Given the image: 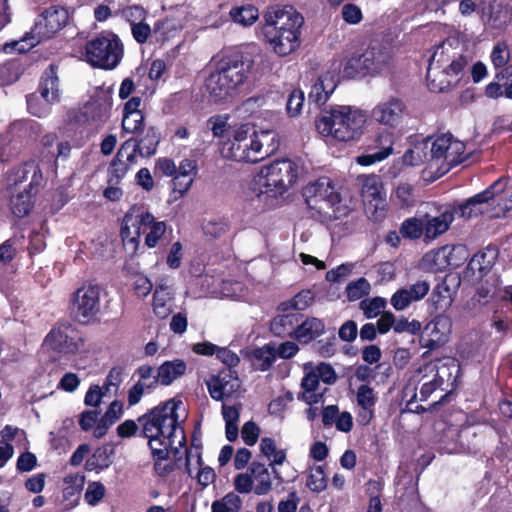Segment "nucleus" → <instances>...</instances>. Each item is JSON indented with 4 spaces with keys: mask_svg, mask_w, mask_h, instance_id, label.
<instances>
[{
    "mask_svg": "<svg viewBox=\"0 0 512 512\" xmlns=\"http://www.w3.org/2000/svg\"><path fill=\"white\" fill-rule=\"evenodd\" d=\"M181 400L170 399L156 406L138 419L142 426V434L148 439V445L153 457L157 460L155 472L162 476L172 471V465L162 463L169 455L170 449H177L185 441L184 430L181 427Z\"/></svg>",
    "mask_w": 512,
    "mask_h": 512,
    "instance_id": "1",
    "label": "nucleus"
},
{
    "mask_svg": "<svg viewBox=\"0 0 512 512\" xmlns=\"http://www.w3.org/2000/svg\"><path fill=\"white\" fill-rule=\"evenodd\" d=\"M303 24V16L292 6L276 7L265 13L262 34L271 50L285 57L300 47Z\"/></svg>",
    "mask_w": 512,
    "mask_h": 512,
    "instance_id": "2",
    "label": "nucleus"
},
{
    "mask_svg": "<svg viewBox=\"0 0 512 512\" xmlns=\"http://www.w3.org/2000/svg\"><path fill=\"white\" fill-rule=\"evenodd\" d=\"M279 147L277 134L273 130L257 131L249 124H242L223 143V157L243 162L256 163L273 154Z\"/></svg>",
    "mask_w": 512,
    "mask_h": 512,
    "instance_id": "3",
    "label": "nucleus"
},
{
    "mask_svg": "<svg viewBox=\"0 0 512 512\" xmlns=\"http://www.w3.org/2000/svg\"><path fill=\"white\" fill-rule=\"evenodd\" d=\"M255 60L249 55L234 54L223 57L215 71L205 80V93L210 102L220 103L235 95L249 73L253 71Z\"/></svg>",
    "mask_w": 512,
    "mask_h": 512,
    "instance_id": "4",
    "label": "nucleus"
},
{
    "mask_svg": "<svg viewBox=\"0 0 512 512\" xmlns=\"http://www.w3.org/2000/svg\"><path fill=\"white\" fill-rule=\"evenodd\" d=\"M368 122L366 111L349 105H340L324 112L316 120V128L324 137L339 142L358 141Z\"/></svg>",
    "mask_w": 512,
    "mask_h": 512,
    "instance_id": "5",
    "label": "nucleus"
},
{
    "mask_svg": "<svg viewBox=\"0 0 512 512\" xmlns=\"http://www.w3.org/2000/svg\"><path fill=\"white\" fill-rule=\"evenodd\" d=\"M298 165L290 159H281L263 166L253 177L250 190L255 197L268 206L296 181Z\"/></svg>",
    "mask_w": 512,
    "mask_h": 512,
    "instance_id": "6",
    "label": "nucleus"
},
{
    "mask_svg": "<svg viewBox=\"0 0 512 512\" xmlns=\"http://www.w3.org/2000/svg\"><path fill=\"white\" fill-rule=\"evenodd\" d=\"M428 148V141L417 143L404 155V161L411 165H418L428 160L431 166H436L440 175L447 173L453 166L461 163L464 159L465 144L454 138L452 134L446 133L437 136L431 146L430 155L422 153Z\"/></svg>",
    "mask_w": 512,
    "mask_h": 512,
    "instance_id": "7",
    "label": "nucleus"
},
{
    "mask_svg": "<svg viewBox=\"0 0 512 512\" xmlns=\"http://www.w3.org/2000/svg\"><path fill=\"white\" fill-rule=\"evenodd\" d=\"M70 18L69 10L61 5H51L37 16L30 31L17 40L4 45V51L24 53L37 44L49 40L61 31Z\"/></svg>",
    "mask_w": 512,
    "mask_h": 512,
    "instance_id": "8",
    "label": "nucleus"
},
{
    "mask_svg": "<svg viewBox=\"0 0 512 512\" xmlns=\"http://www.w3.org/2000/svg\"><path fill=\"white\" fill-rule=\"evenodd\" d=\"M469 58L463 54L462 45L456 39L443 41L434 50L428 70L427 81L431 91H442L443 82L436 83L437 71L449 76H458L468 65Z\"/></svg>",
    "mask_w": 512,
    "mask_h": 512,
    "instance_id": "9",
    "label": "nucleus"
},
{
    "mask_svg": "<svg viewBox=\"0 0 512 512\" xmlns=\"http://www.w3.org/2000/svg\"><path fill=\"white\" fill-rule=\"evenodd\" d=\"M147 232L145 244L149 248L155 247L166 231L164 221H155L154 216L138 206H132L123 218L121 237L123 242L136 248L140 235Z\"/></svg>",
    "mask_w": 512,
    "mask_h": 512,
    "instance_id": "10",
    "label": "nucleus"
},
{
    "mask_svg": "<svg viewBox=\"0 0 512 512\" xmlns=\"http://www.w3.org/2000/svg\"><path fill=\"white\" fill-rule=\"evenodd\" d=\"M392 54L388 47L379 42H371L360 54L345 58L340 67L344 77L357 75L375 76L388 72Z\"/></svg>",
    "mask_w": 512,
    "mask_h": 512,
    "instance_id": "11",
    "label": "nucleus"
},
{
    "mask_svg": "<svg viewBox=\"0 0 512 512\" xmlns=\"http://www.w3.org/2000/svg\"><path fill=\"white\" fill-rule=\"evenodd\" d=\"M303 196L311 210H315L325 219H337L344 215L345 208L340 205V196L329 178H320L307 185Z\"/></svg>",
    "mask_w": 512,
    "mask_h": 512,
    "instance_id": "12",
    "label": "nucleus"
},
{
    "mask_svg": "<svg viewBox=\"0 0 512 512\" xmlns=\"http://www.w3.org/2000/svg\"><path fill=\"white\" fill-rule=\"evenodd\" d=\"M85 57L91 65L111 70L123 57V45L117 35L102 34L86 44Z\"/></svg>",
    "mask_w": 512,
    "mask_h": 512,
    "instance_id": "13",
    "label": "nucleus"
},
{
    "mask_svg": "<svg viewBox=\"0 0 512 512\" xmlns=\"http://www.w3.org/2000/svg\"><path fill=\"white\" fill-rule=\"evenodd\" d=\"M101 287L96 284H84L79 287L70 300L74 317L82 323L94 320L101 311Z\"/></svg>",
    "mask_w": 512,
    "mask_h": 512,
    "instance_id": "14",
    "label": "nucleus"
},
{
    "mask_svg": "<svg viewBox=\"0 0 512 512\" xmlns=\"http://www.w3.org/2000/svg\"><path fill=\"white\" fill-rule=\"evenodd\" d=\"M503 189H505V183L499 179L483 192L478 193L465 202L458 204L450 211L453 212V216L457 214L466 219L476 217L480 214H487L489 216L491 201L494 202L496 195Z\"/></svg>",
    "mask_w": 512,
    "mask_h": 512,
    "instance_id": "15",
    "label": "nucleus"
},
{
    "mask_svg": "<svg viewBox=\"0 0 512 512\" xmlns=\"http://www.w3.org/2000/svg\"><path fill=\"white\" fill-rule=\"evenodd\" d=\"M39 132V124L34 121L13 122L4 132L0 133V161H7L25 139L34 138Z\"/></svg>",
    "mask_w": 512,
    "mask_h": 512,
    "instance_id": "16",
    "label": "nucleus"
},
{
    "mask_svg": "<svg viewBox=\"0 0 512 512\" xmlns=\"http://www.w3.org/2000/svg\"><path fill=\"white\" fill-rule=\"evenodd\" d=\"M407 106L403 99L390 96L378 102L370 111L373 122L388 128L398 127L406 115Z\"/></svg>",
    "mask_w": 512,
    "mask_h": 512,
    "instance_id": "17",
    "label": "nucleus"
},
{
    "mask_svg": "<svg viewBox=\"0 0 512 512\" xmlns=\"http://www.w3.org/2000/svg\"><path fill=\"white\" fill-rule=\"evenodd\" d=\"M44 346L60 353H75L82 346V339L70 325H60L47 334Z\"/></svg>",
    "mask_w": 512,
    "mask_h": 512,
    "instance_id": "18",
    "label": "nucleus"
},
{
    "mask_svg": "<svg viewBox=\"0 0 512 512\" xmlns=\"http://www.w3.org/2000/svg\"><path fill=\"white\" fill-rule=\"evenodd\" d=\"M29 181L28 190H33L42 180V172L38 164L33 161L26 162L16 168H13L6 176V186L10 191H16V187Z\"/></svg>",
    "mask_w": 512,
    "mask_h": 512,
    "instance_id": "19",
    "label": "nucleus"
},
{
    "mask_svg": "<svg viewBox=\"0 0 512 512\" xmlns=\"http://www.w3.org/2000/svg\"><path fill=\"white\" fill-rule=\"evenodd\" d=\"M135 162V146L126 140L118 150L109 167V183L118 184L126 175L129 166Z\"/></svg>",
    "mask_w": 512,
    "mask_h": 512,
    "instance_id": "20",
    "label": "nucleus"
},
{
    "mask_svg": "<svg viewBox=\"0 0 512 512\" xmlns=\"http://www.w3.org/2000/svg\"><path fill=\"white\" fill-rule=\"evenodd\" d=\"M430 284L418 280L410 286L398 289L391 297V305L397 311L405 310L411 303L422 300L429 292Z\"/></svg>",
    "mask_w": 512,
    "mask_h": 512,
    "instance_id": "21",
    "label": "nucleus"
},
{
    "mask_svg": "<svg viewBox=\"0 0 512 512\" xmlns=\"http://www.w3.org/2000/svg\"><path fill=\"white\" fill-rule=\"evenodd\" d=\"M357 181L364 202L373 205L375 209L380 208L386 197L380 177L374 174L360 175Z\"/></svg>",
    "mask_w": 512,
    "mask_h": 512,
    "instance_id": "22",
    "label": "nucleus"
},
{
    "mask_svg": "<svg viewBox=\"0 0 512 512\" xmlns=\"http://www.w3.org/2000/svg\"><path fill=\"white\" fill-rule=\"evenodd\" d=\"M304 376L301 381L302 392L298 394V400L308 405L320 402L323 392L319 391V378L313 370V362H307L303 365Z\"/></svg>",
    "mask_w": 512,
    "mask_h": 512,
    "instance_id": "23",
    "label": "nucleus"
},
{
    "mask_svg": "<svg viewBox=\"0 0 512 512\" xmlns=\"http://www.w3.org/2000/svg\"><path fill=\"white\" fill-rule=\"evenodd\" d=\"M174 296L166 279L156 283L153 293V313L160 319L167 318L173 311Z\"/></svg>",
    "mask_w": 512,
    "mask_h": 512,
    "instance_id": "24",
    "label": "nucleus"
},
{
    "mask_svg": "<svg viewBox=\"0 0 512 512\" xmlns=\"http://www.w3.org/2000/svg\"><path fill=\"white\" fill-rule=\"evenodd\" d=\"M210 396L217 401H223L232 396L239 388L238 379L233 377L231 372H222L218 376L212 377L207 382Z\"/></svg>",
    "mask_w": 512,
    "mask_h": 512,
    "instance_id": "25",
    "label": "nucleus"
},
{
    "mask_svg": "<svg viewBox=\"0 0 512 512\" xmlns=\"http://www.w3.org/2000/svg\"><path fill=\"white\" fill-rule=\"evenodd\" d=\"M450 321L447 317L439 316L429 322L423 331V339L428 337L425 346L429 348L437 347L447 340L450 333Z\"/></svg>",
    "mask_w": 512,
    "mask_h": 512,
    "instance_id": "26",
    "label": "nucleus"
},
{
    "mask_svg": "<svg viewBox=\"0 0 512 512\" xmlns=\"http://www.w3.org/2000/svg\"><path fill=\"white\" fill-rule=\"evenodd\" d=\"M417 377L419 382H422L419 390L421 401L427 400L444 382L443 378L439 376L436 365L433 364L426 365L423 369H419Z\"/></svg>",
    "mask_w": 512,
    "mask_h": 512,
    "instance_id": "27",
    "label": "nucleus"
},
{
    "mask_svg": "<svg viewBox=\"0 0 512 512\" xmlns=\"http://www.w3.org/2000/svg\"><path fill=\"white\" fill-rule=\"evenodd\" d=\"M453 220V212L450 210H446L445 212L435 217H430L427 215L424 216L423 224L425 238L427 240L436 239L439 235L445 233L449 229V226Z\"/></svg>",
    "mask_w": 512,
    "mask_h": 512,
    "instance_id": "28",
    "label": "nucleus"
},
{
    "mask_svg": "<svg viewBox=\"0 0 512 512\" xmlns=\"http://www.w3.org/2000/svg\"><path fill=\"white\" fill-rule=\"evenodd\" d=\"M494 250L476 253L468 263L467 272L478 280L487 276L494 264Z\"/></svg>",
    "mask_w": 512,
    "mask_h": 512,
    "instance_id": "29",
    "label": "nucleus"
},
{
    "mask_svg": "<svg viewBox=\"0 0 512 512\" xmlns=\"http://www.w3.org/2000/svg\"><path fill=\"white\" fill-rule=\"evenodd\" d=\"M39 93L43 99L57 103L60 100L59 79L54 66H50L42 75Z\"/></svg>",
    "mask_w": 512,
    "mask_h": 512,
    "instance_id": "30",
    "label": "nucleus"
},
{
    "mask_svg": "<svg viewBox=\"0 0 512 512\" xmlns=\"http://www.w3.org/2000/svg\"><path fill=\"white\" fill-rule=\"evenodd\" d=\"M187 365L184 360L175 359L162 363L157 369L158 380L161 385L168 386L183 376Z\"/></svg>",
    "mask_w": 512,
    "mask_h": 512,
    "instance_id": "31",
    "label": "nucleus"
},
{
    "mask_svg": "<svg viewBox=\"0 0 512 512\" xmlns=\"http://www.w3.org/2000/svg\"><path fill=\"white\" fill-rule=\"evenodd\" d=\"M299 322L297 312H289L276 316L271 323V331L280 337H295L296 328Z\"/></svg>",
    "mask_w": 512,
    "mask_h": 512,
    "instance_id": "32",
    "label": "nucleus"
},
{
    "mask_svg": "<svg viewBox=\"0 0 512 512\" xmlns=\"http://www.w3.org/2000/svg\"><path fill=\"white\" fill-rule=\"evenodd\" d=\"M256 495H266L272 489L271 473L264 464L253 462L249 468Z\"/></svg>",
    "mask_w": 512,
    "mask_h": 512,
    "instance_id": "33",
    "label": "nucleus"
},
{
    "mask_svg": "<svg viewBox=\"0 0 512 512\" xmlns=\"http://www.w3.org/2000/svg\"><path fill=\"white\" fill-rule=\"evenodd\" d=\"M261 453L269 460V466L272 467L274 477L281 480L280 473L275 469L276 465H282L286 460V453L284 450L277 449L276 443L272 438L265 437L260 442Z\"/></svg>",
    "mask_w": 512,
    "mask_h": 512,
    "instance_id": "34",
    "label": "nucleus"
},
{
    "mask_svg": "<svg viewBox=\"0 0 512 512\" xmlns=\"http://www.w3.org/2000/svg\"><path fill=\"white\" fill-rule=\"evenodd\" d=\"M325 329L322 320L318 318H308L302 323L298 322L295 337L300 343H309L316 337L320 336Z\"/></svg>",
    "mask_w": 512,
    "mask_h": 512,
    "instance_id": "35",
    "label": "nucleus"
},
{
    "mask_svg": "<svg viewBox=\"0 0 512 512\" xmlns=\"http://www.w3.org/2000/svg\"><path fill=\"white\" fill-rule=\"evenodd\" d=\"M123 413V404L119 401H113L104 415L98 421V424L93 431L95 438H102L107 433L108 429L120 419Z\"/></svg>",
    "mask_w": 512,
    "mask_h": 512,
    "instance_id": "36",
    "label": "nucleus"
},
{
    "mask_svg": "<svg viewBox=\"0 0 512 512\" xmlns=\"http://www.w3.org/2000/svg\"><path fill=\"white\" fill-rule=\"evenodd\" d=\"M241 408V404H222V416L225 421L226 438L231 442L236 440L238 437V422Z\"/></svg>",
    "mask_w": 512,
    "mask_h": 512,
    "instance_id": "37",
    "label": "nucleus"
},
{
    "mask_svg": "<svg viewBox=\"0 0 512 512\" xmlns=\"http://www.w3.org/2000/svg\"><path fill=\"white\" fill-rule=\"evenodd\" d=\"M32 199V190H28L27 187H25L23 191L20 192L11 191L10 207L12 213L17 217L26 216L32 208Z\"/></svg>",
    "mask_w": 512,
    "mask_h": 512,
    "instance_id": "38",
    "label": "nucleus"
},
{
    "mask_svg": "<svg viewBox=\"0 0 512 512\" xmlns=\"http://www.w3.org/2000/svg\"><path fill=\"white\" fill-rule=\"evenodd\" d=\"M131 140L135 146V153L138 152L143 157H150L156 152L160 135L155 128L151 127L147 129L145 136L138 142Z\"/></svg>",
    "mask_w": 512,
    "mask_h": 512,
    "instance_id": "39",
    "label": "nucleus"
},
{
    "mask_svg": "<svg viewBox=\"0 0 512 512\" xmlns=\"http://www.w3.org/2000/svg\"><path fill=\"white\" fill-rule=\"evenodd\" d=\"M233 21L244 27L251 26L259 17L258 10L253 6H241L230 11Z\"/></svg>",
    "mask_w": 512,
    "mask_h": 512,
    "instance_id": "40",
    "label": "nucleus"
},
{
    "mask_svg": "<svg viewBox=\"0 0 512 512\" xmlns=\"http://www.w3.org/2000/svg\"><path fill=\"white\" fill-rule=\"evenodd\" d=\"M228 229L227 221L221 218H211L202 223L203 233L210 240L220 238L227 233Z\"/></svg>",
    "mask_w": 512,
    "mask_h": 512,
    "instance_id": "41",
    "label": "nucleus"
},
{
    "mask_svg": "<svg viewBox=\"0 0 512 512\" xmlns=\"http://www.w3.org/2000/svg\"><path fill=\"white\" fill-rule=\"evenodd\" d=\"M53 102L47 101V99H43L41 94H30L27 96V108L28 111L39 118L47 116L51 111V106Z\"/></svg>",
    "mask_w": 512,
    "mask_h": 512,
    "instance_id": "42",
    "label": "nucleus"
},
{
    "mask_svg": "<svg viewBox=\"0 0 512 512\" xmlns=\"http://www.w3.org/2000/svg\"><path fill=\"white\" fill-rule=\"evenodd\" d=\"M242 506L241 498L235 493H228L220 500L212 503V512H239Z\"/></svg>",
    "mask_w": 512,
    "mask_h": 512,
    "instance_id": "43",
    "label": "nucleus"
},
{
    "mask_svg": "<svg viewBox=\"0 0 512 512\" xmlns=\"http://www.w3.org/2000/svg\"><path fill=\"white\" fill-rule=\"evenodd\" d=\"M306 485L312 492H321L327 487V478L323 466L317 465L309 468Z\"/></svg>",
    "mask_w": 512,
    "mask_h": 512,
    "instance_id": "44",
    "label": "nucleus"
},
{
    "mask_svg": "<svg viewBox=\"0 0 512 512\" xmlns=\"http://www.w3.org/2000/svg\"><path fill=\"white\" fill-rule=\"evenodd\" d=\"M504 191H500L496 197L494 202L491 201V208L489 210V217L491 218H500V217H510L512 216V198H503L500 194Z\"/></svg>",
    "mask_w": 512,
    "mask_h": 512,
    "instance_id": "45",
    "label": "nucleus"
},
{
    "mask_svg": "<svg viewBox=\"0 0 512 512\" xmlns=\"http://www.w3.org/2000/svg\"><path fill=\"white\" fill-rule=\"evenodd\" d=\"M394 134L388 130H381L375 137V148L380 153V159H386L393 153Z\"/></svg>",
    "mask_w": 512,
    "mask_h": 512,
    "instance_id": "46",
    "label": "nucleus"
},
{
    "mask_svg": "<svg viewBox=\"0 0 512 512\" xmlns=\"http://www.w3.org/2000/svg\"><path fill=\"white\" fill-rule=\"evenodd\" d=\"M253 358L256 361L257 368L265 371L273 364L276 359V350L270 345H264L253 351Z\"/></svg>",
    "mask_w": 512,
    "mask_h": 512,
    "instance_id": "47",
    "label": "nucleus"
},
{
    "mask_svg": "<svg viewBox=\"0 0 512 512\" xmlns=\"http://www.w3.org/2000/svg\"><path fill=\"white\" fill-rule=\"evenodd\" d=\"M371 291L369 281L361 277L355 281L350 282L346 287V294L349 301H356L368 295Z\"/></svg>",
    "mask_w": 512,
    "mask_h": 512,
    "instance_id": "48",
    "label": "nucleus"
},
{
    "mask_svg": "<svg viewBox=\"0 0 512 512\" xmlns=\"http://www.w3.org/2000/svg\"><path fill=\"white\" fill-rule=\"evenodd\" d=\"M400 233L403 237L409 239H418L424 234L423 218L406 219L400 227Z\"/></svg>",
    "mask_w": 512,
    "mask_h": 512,
    "instance_id": "49",
    "label": "nucleus"
},
{
    "mask_svg": "<svg viewBox=\"0 0 512 512\" xmlns=\"http://www.w3.org/2000/svg\"><path fill=\"white\" fill-rule=\"evenodd\" d=\"M387 305V300L382 297H373L369 299H365L360 303V308L364 312L366 318H375L382 310L385 309Z\"/></svg>",
    "mask_w": 512,
    "mask_h": 512,
    "instance_id": "50",
    "label": "nucleus"
},
{
    "mask_svg": "<svg viewBox=\"0 0 512 512\" xmlns=\"http://www.w3.org/2000/svg\"><path fill=\"white\" fill-rule=\"evenodd\" d=\"M108 110L107 104L91 101L85 105L83 114L94 122H102L108 117Z\"/></svg>",
    "mask_w": 512,
    "mask_h": 512,
    "instance_id": "51",
    "label": "nucleus"
},
{
    "mask_svg": "<svg viewBox=\"0 0 512 512\" xmlns=\"http://www.w3.org/2000/svg\"><path fill=\"white\" fill-rule=\"evenodd\" d=\"M180 31L178 24L172 20H165L156 25L154 34L158 41H168L175 37Z\"/></svg>",
    "mask_w": 512,
    "mask_h": 512,
    "instance_id": "52",
    "label": "nucleus"
},
{
    "mask_svg": "<svg viewBox=\"0 0 512 512\" xmlns=\"http://www.w3.org/2000/svg\"><path fill=\"white\" fill-rule=\"evenodd\" d=\"M58 137L55 133L45 134L41 139V157L42 162L53 163V155L56 149Z\"/></svg>",
    "mask_w": 512,
    "mask_h": 512,
    "instance_id": "53",
    "label": "nucleus"
},
{
    "mask_svg": "<svg viewBox=\"0 0 512 512\" xmlns=\"http://www.w3.org/2000/svg\"><path fill=\"white\" fill-rule=\"evenodd\" d=\"M510 59L508 46L504 42L497 43L491 52V62L496 69L503 68Z\"/></svg>",
    "mask_w": 512,
    "mask_h": 512,
    "instance_id": "54",
    "label": "nucleus"
},
{
    "mask_svg": "<svg viewBox=\"0 0 512 512\" xmlns=\"http://www.w3.org/2000/svg\"><path fill=\"white\" fill-rule=\"evenodd\" d=\"M105 495V487L100 482H91L86 488L84 499L90 506H95L102 501Z\"/></svg>",
    "mask_w": 512,
    "mask_h": 512,
    "instance_id": "55",
    "label": "nucleus"
},
{
    "mask_svg": "<svg viewBox=\"0 0 512 512\" xmlns=\"http://www.w3.org/2000/svg\"><path fill=\"white\" fill-rule=\"evenodd\" d=\"M313 370L320 381L325 384H334L337 380V375L334 368L327 363L321 362L318 364L313 363Z\"/></svg>",
    "mask_w": 512,
    "mask_h": 512,
    "instance_id": "56",
    "label": "nucleus"
},
{
    "mask_svg": "<svg viewBox=\"0 0 512 512\" xmlns=\"http://www.w3.org/2000/svg\"><path fill=\"white\" fill-rule=\"evenodd\" d=\"M304 93L301 90H293L289 95L287 101V112L290 116L295 117L299 115L304 106Z\"/></svg>",
    "mask_w": 512,
    "mask_h": 512,
    "instance_id": "57",
    "label": "nucleus"
},
{
    "mask_svg": "<svg viewBox=\"0 0 512 512\" xmlns=\"http://www.w3.org/2000/svg\"><path fill=\"white\" fill-rule=\"evenodd\" d=\"M357 403L362 409L373 408L376 403L373 389L367 385H361L357 391Z\"/></svg>",
    "mask_w": 512,
    "mask_h": 512,
    "instance_id": "58",
    "label": "nucleus"
},
{
    "mask_svg": "<svg viewBox=\"0 0 512 512\" xmlns=\"http://www.w3.org/2000/svg\"><path fill=\"white\" fill-rule=\"evenodd\" d=\"M475 436L476 432L472 428L467 427L460 430L458 434V438L460 441L459 452L476 453L479 450L478 444L469 442V438Z\"/></svg>",
    "mask_w": 512,
    "mask_h": 512,
    "instance_id": "59",
    "label": "nucleus"
},
{
    "mask_svg": "<svg viewBox=\"0 0 512 512\" xmlns=\"http://www.w3.org/2000/svg\"><path fill=\"white\" fill-rule=\"evenodd\" d=\"M121 16L133 26L144 21L146 11L139 5H131L122 9Z\"/></svg>",
    "mask_w": 512,
    "mask_h": 512,
    "instance_id": "60",
    "label": "nucleus"
},
{
    "mask_svg": "<svg viewBox=\"0 0 512 512\" xmlns=\"http://www.w3.org/2000/svg\"><path fill=\"white\" fill-rule=\"evenodd\" d=\"M228 116L217 115L208 119L207 126L212 131L214 137H223L228 127Z\"/></svg>",
    "mask_w": 512,
    "mask_h": 512,
    "instance_id": "61",
    "label": "nucleus"
},
{
    "mask_svg": "<svg viewBox=\"0 0 512 512\" xmlns=\"http://www.w3.org/2000/svg\"><path fill=\"white\" fill-rule=\"evenodd\" d=\"M142 113L123 114L122 128L128 133H136L143 125Z\"/></svg>",
    "mask_w": 512,
    "mask_h": 512,
    "instance_id": "62",
    "label": "nucleus"
},
{
    "mask_svg": "<svg viewBox=\"0 0 512 512\" xmlns=\"http://www.w3.org/2000/svg\"><path fill=\"white\" fill-rule=\"evenodd\" d=\"M85 478L83 475L78 473L69 474L64 478V483L68 486L64 488L65 495H74L75 493H79L83 488Z\"/></svg>",
    "mask_w": 512,
    "mask_h": 512,
    "instance_id": "63",
    "label": "nucleus"
},
{
    "mask_svg": "<svg viewBox=\"0 0 512 512\" xmlns=\"http://www.w3.org/2000/svg\"><path fill=\"white\" fill-rule=\"evenodd\" d=\"M342 18L343 20L350 24V25H356L361 22L362 20V11L361 9L355 5V4H345L342 7Z\"/></svg>",
    "mask_w": 512,
    "mask_h": 512,
    "instance_id": "64",
    "label": "nucleus"
}]
</instances>
